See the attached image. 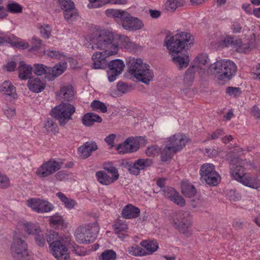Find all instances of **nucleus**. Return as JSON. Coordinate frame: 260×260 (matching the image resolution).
Masks as SVG:
<instances>
[{
    "instance_id": "31",
    "label": "nucleus",
    "mask_w": 260,
    "mask_h": 260,
    "mask_svg": "<svg viewBox=\"0 0 260 260\" xmlns=\"http://www.w3.org/2000/svg\"><path fill=\"white\" fill-rule=\"evenodd\" d=\"M63 14L64 19L69 23H71L75 21L79 16V13L75 6L66 12H63Z\"/></svg>"
},
{
    "instance_id": "48",
    "label": "nucleus",
    "mask_w": 260,
    "mask_h": 260,
    "mask_svg": "<svg viewBox=\"0 0 260 260\" xmlns=\"http://www.w3.org/2000/svg\"><path fill=\"white\" fill-rule=\"evenodd\" d=\"M165 198L171 201L178 192L174 188L170 186H165L162 190Z\"/></svg>"
},
{
    "instance_id": "11",
    "label": "nucleus",
    "mask_w": 260,
    "mask_h": 260,
    "mask_svg": "<svg viewBox=\"0 0 260 260\" xmlns=\"http://www.w3.org/2000/svg\"><path fill=\"white\" fill-rule=\"evenodd\" d=\"M107 71L108 78L110 82L114 81L116 77L120 75L124 70L125 64L120 59L112 60L108 62Z\"/></svg>"
},
{
    "instance_id": "54",
    "label": "nucleus",
    "mask_w": 260,
    "mask_h": 260,
    "mask_svg": "<svg viewBox=\"0 0 260 260\" xmlns=\"http://www.w3.org/2000/svg\"><path fill=\"white\" fill-rule=\"evenodd\" d=\"M130 146H129L132 152L136 151L140 148L139 141L138 140V137H129Z\"/></svg>"
},
{
    "instance_id": "35",
    "label": "nucleus",
    "mask_w": 260,
    "mask_h": 260,
    "mask_svg": "<svg viewBox=\"0 0 260 260\" xmlns=\"http://www.w3.org/2000/svg\"><path fill=\"white\" fill-rule=\"evenodd\" d=\"M196 66L191 64L187 70L185 72L184 77V81L186 84L189 85H191L194 78V74L196 72Z\"/></svg>"
},
{
    "instance_id": "38",
    "label": "nucleus",
    "mask_w": 260,
    "mask_h": 260,
    "mask_svg": "<svg viewBox=\"0 0 260 260\" xmlns=\"http://www.w3.org/2000/svg\"><path fill=\"white\" fill-rule=\"evenodd\" d=\"M55 1L63 12H66L75 6L74 3L72 0H55Z\"/></svg>"
},
{
    "instance_id": "17",
    "label": "nucleus",
    "mask_w": 260,
    "mask_h": 260,
    "mask_svg": "<svg viewBox=\"0 0 260 260\" xmlns=\"http://www.w3.org/2000/svg\"><path fill=\"white\" fill-rule=\"evenodd\" d=\"M110 56L102 52L94 53L92 56V59L93 61L92 65V68L94 69H106L108 66V62L106 58Z\"/></svg>"
},
{
    "instance_id": "6",
    "label": "nucleus",
    "mask_w": 260,
    "mask_h": 260,
    "mask_svg": "<svg viewBox=\"0 0 260 260\" xmlns=\"http://www.w3.org/2000/svg\"><path fill=\"white\" fill-rule=\"evenodd\" d=\"M99 227L96 223L79 227L75 232L76 241L79 244H87L93 243L97 237Z\"/></svg>"
},
{
    "instance_id": "41",
    "label": "nucleus",
    "mask_w": 260,
    "mask_h": 260,
    "mask_svg": "<svg viewBox=\"0 0 260 260\" xmlns=\"http://www.w3.org/2000/svg\"><path fill=\"white\" fill-rule=\"evenodd\" d=\"M127 251L129 254L133 255H145L146 254L145 250L137 245L128 247Z\"/></svg>"
},
{
    "instance_id": "15",
    "label": "nucleus",
    "mask_w": 260,
    "mask_h": 260,
    "mask_svg": "<svg viewBox=\"0 0 260 260\" xmlns=\"http://www.w3.org/2000/svg\"><path fill=\"white\" fill-rule=\"evenodd\" d=\"M186 137L182 134H178L170 137L167 141V145L174 149V151L178 152L180 151L186 143Z\"/></svg>"
},
{
    "instance_id": "46",
    "label": "nucleus",
    "mask_w": 260,
    "mask_h": 260,
    "mask_svg": "<svg viewBox=\"0 0 260 260\" xmlns=\"http://www.w3.org/2000/svg\"><path fill=\"white\" fill-rule=\"evenodd\" d=\"M161 151V149L155 145L149 146L145 150L146 154L149 157H154L157 156Z\"/></svg>"
},
{
    "instance_id": "19",
    "label": "nucleus",
    "mask_w": 260,
    "mask_h": 260,
    "mask_svg": "<svg viewBox=\"0 0 260 260\" xmlns=\"http://www.w3.org/2000/svg\"><path fill=\"white\" fill-rule=\"evenodd\" d=\"M27 86L30 91L39 93L45 89L46 83L39 77H31L28 80Z\"/></svg>"
},
{
    "instance_id": "55",
    "label": "nucleus",
    "mask_w": 260,
    "mask_h": 260,
    "mask_svg": "<svg viewBox=\"0 0 260 260\" xmlns=\"http://www.w3.org/2000/svg\"><path fill=\"white\" fill-rule=\"evenodd\" d=\"M226 92L230 96H239L241 94V90L239 87L230 86L227 87Z\"/></svg>"
},
{
    "instance_id": "39",
    "label": "nucleus",
    "mask_w": 260,
    "mask_h": 260,
    "mask_svg": "<svg viewBox=\"0 0 260 260\" xmlns=\"http://www.w3.org/2000/svg\"><path fill=\"white\" fill-rule=\"evenodd\" d=\"M129 140V138H127L123 143L118 145L116 149L118 151L119 154L132 152L129 147V146H130Z\"/></svg>"
},
{
    "instance_id": "49",
    "label": "nucleus",
    "mask_w": 260,
    "mask_h": 260,
    "mask_svg": "<svg viewBox=\"0 0 260 260\" xmlns=\"http://www.w3.org/2000/svg\"><path fill=\"white\" fill-rule=\"evenodd\" d=\"M44 54L45 55H47L48 56L55 59H60L61 58L64 57L65 55L62 52H60L56 50H45L44 52Z\"/></svg>"
},
{
    "instance_id": "16",
    "label": "nucleus",
    "mask_w": 260,
    "mask_h": 260,
    "mask_svg": "<svg viewBox=\"0 0 260 260\" xmlns=\"http://www.w3.org/2000/svg\"><path fill=\"white\" fill-rule=\"evenodd\" d=\"M98 149L95 141H87L78 148V154L82 159H86L92 154V152Z\"/></svg>"
},
{
    "instance_id": "13",
    "label": "nucleus",
    "mask_w": 260,
    "mask_h": 260,
    "mask_svg": "<svg viewBox=\"0 0 260 260\" xmlns=\"http://www.w3.org/2000/svg\"><path fill=\"white\" fill-rule=\"evenodd\" d=\"M27 205L32 209L38 212H47L53 208L52 205L48 202L38 199H31L27 201Z\"/></svg>"
},
{
    "instance_id": "14",
    "label": "nucleus",
    "mask_w": 260,
    "mask_h": 260,
    "mask_svg": "<svg viewBox=\"0 0 260 260\" xmlns=\"http://www.w3.org/2000/svg\"><path fill=\"white\" fill-rule=\"evenodd\" d=\"M106 15L109 17H112L115 21L123 27L124 22L128 18L130 14L128 12L120 9H108L105 11Z\"/></svg>"
},
{
    "instance_id": "52",
    "label": "nucleus",
    "mask_w": 260,
    "mask_h": 260,
    "mask_svg": "<svg viewBox=\"0 0 260 260\" xmlns=\"http://www.w3.org/2000/svg\"><path fill=\"white\" fill-rule=\"evenodd\" d=\"M32 41L33 46L29 50V51L35 53L41 48L42 40L36 37H34L32 39Z\"/></svg>"
},
{
    "instance_id": "34",
    "label": "nucleus",
    "mask_w": 260,
    "mask_h": 260,
    "mask_svg": "<svg viewBox=\"0 0 260 260\" xmlns=\"http://www.w3.org/2000/svg\"><path fill=\"white\" fill-rule=\"evenodd\" d=\"M240 182L245 186L252 188L257 189L260 187V181L253 177L245 176Z\"/></svg>"
},
{
    "instance_id": "44",
    "label": "nucleus",
    "mask_w": 260,
    "mask_h": 260,
    "mask_svg": "<svg viewBox=\"0 0 260 260\" xmlns=\"http://www.w3.org/2000/svg\"><path fill=\"white\" fill-rule=\"evenodd\" d=\"M136 165L138 166L140 171L145 170L147 168L150 167L153 164L152 160L149 158H140L136 160Z\"/></svg>"
},
{
    "instance_id": "4",
    "label": "nucleus",
    "mask_w": 260,
    "mask_h": 260,
    "mask_svg": "<svg viewBox=\"0 0 260 260\" xmlns=\"http://www.w3.org/2000/svg\"><path fill=\"white\" fill-rule=\"evenodd\" d=\"M178 32L171 37L167 36L164 41L167 48L171 53H179L185 49L186 46L193 44L191 42L193 40V37L190 33L184 31H177Z\"/></svg>"
},
{
    "instance_id": "45",
    "label": "nucleus",
    "mask_w": 260,
    "mask_h": 260,
    "mask_svg": "<svg viewBox=\"0 0 260 260\" xmlns=\"http://www.w3.org/2000/svg\"><path fill=\"white\" fill-rule=\"evenodd\" d=\"M183 0H168L167 2V9L174 11L178 7L183 5Z\"/></svg>"
},
{
    "instance_id": "57",
    "label": "nucleus",
    "mask_w": 260,
    "mask_h": 260,
    "mask_svg": "<svg viewBox=\"0 0 260 260\" xmlns=\"http://www.w3.org/2000/svg\"><path fill=\"white\" fill-rule=\"evenodd\" d=\"M25 230L29 234L34 235L36 234L40 230L39 228H37L34 224L31 223H25L24 224Z\"/></svg>"
},
{
    "instance_id": "28",
    "label": "nucleus",
    "mask_w": 260,
    "mask_h": 260,
    "mask_svg": "<svg viewBox=\"0 0 260 260\" xmlns=\"http://www.w3.org/2000/svg\"><path fill=\"white\" fill-rule=\"evenodd\" d=\"M141 245L147 251V254H151L156 251L158 248V244L156 240H144L141 243Z\"/></svg>"
},
{
    "instance_id": "12",
    "label": "nucleus",
    "mask_w": 260,
    "mask_h": 260,
    "mask_svg": "<svg viewBox=\"0 0 260 260\" xmlns=\"http://www.w3.org/2000/svg\"><path fill=\"white\" fill-rule=\"evenodd\" d=\"M49 248L52 255L58 260L70 259L68 249L62 241L52 243Z\"/></svg>"
},
{
    "instance_id": "21",
    "label": "nucleus",
    "mask_w": 260,
    "mask_h": 260,
    "mask_svg": "<svg viewBox=\"0 0 260 260\" xmlns=\"http://www.w3.org/2000/svg\"><path fill=\"white\" fill-rule=\"evenodd\" d=\"M140 213L139 208L132 205L128 204L122 210V217L125 219H132L138 217Z\"/></svg>"
},
{
    "instance_id": "53",
    "label": "nucleus",
    "mask_w": 260,
    "mask_h": 260,
    "mask_svg": "<svg viewBox=\"0 0 260 260\" xmlns=\"http://www.w3.org/2000/svg\"><path fill=\"white\" fill-rule=\"evenodd\" d=\"M58 234L54 231L50 232V234L46 235V241L50 245L53 242H56V241H59Z\"/></svg>"
},
{
    "instance_id": "3",
    "label": "nucleus",
    "mask_w": 260,
    "mask_h": 260,
    "mask_svg": "<svg viewBox=\"0 0 260 260\" xmlns=\"http://www.w3.org/2000/svg\"><path fill=\"white\" fill-rule=\"evenodd\" d=\"M209 72L218 80L228 81L236 75L237 66L230 60L220 59L211 64L209 68Z\"/></svg>"
},
{
    "instance_id": "64",
    "label": "nucleus",
    "mask_w": 260,
    "mask_h": 260,
    "mask_svg": "<svg viewBox=\"0 0 260 260\" xmlns=\"http://www.w3.org/2000/svg\"><path fill=\"white\" fill-rule=\"evenodd\" d=\"M4 110L5 115L9 119L14 117L16 114L15 108H9L7 106L4 109Z\"/></svg>"
},
{
    "instance_id": "25",
    "label": "nucleus",
    "mask_w": 260,
    "mask_h": 260,
    "mask_svg": "<svg viewBox=\"0 0 260 260\" xmlns=\"http://www.w3.org/2000/svg\"><path fill=\"white\" fill-rule=\"evenodd\" d=\"M175 53V54L172 55V60L175 64L179 65L178 69L181 70L184 68H186L189 62V56L186 55L181 56L179 54V53Z\"/></svg>"
},
{
    "instance_id": "30",
    "label": "nucleus",
    "mask_w": 260,
    "mask_h": 260,
    "mask_svg": "<svg viewBox=\"0 0 260 260\" xmlns=\"http://www.w3.org/2000/svg\"><path fill=\"white\" fill-rule=\"evenodd\" d=\"M56 95L62 99L69 101L74 96L73 90L72 86H64L62 87L59 92H56Z\"/></svg>"
},
{
    "instance_id": "36",
    "label": "nucleus",
    "mask_w": 260,
    "mask_h": 260,
    "mask_svg": "<svg viewBox=\"0 0 260 260\" xmlns=\"http://www.w3.org/2000/svg\"><path fill=\"white\" fill-rule=\"evenodd\" d=\"M245 169L241 165L237 166L233 171H231L232 176L238 181L240 182L244 177Z\"/></svg>"
},
{
    "instance_id": "5",
    "label": "nucleus",
    "mask_w": 260,
    "mask_h": 260,
    "mask_svg": "<svg viewBox=\"0 0 260 260\" xmlns=\"http://www.w3.org/2000/svg\"><path fill=\"white\" fill-rule=\"evenodd\" d=\"M10 252L14 260H34L31 252L28 249L27 242L16 232L13 236Z\"/></svg>"
},
{
    "instance_id": "63",
    "label": "nucleus",
    "mask_w": 260,
    "mask_h": 260,
    "mask_svg": "<svg viewBox=\"0 0 260 260\" xmlns=\"http://www.w3.org/2000/svg\"><path fill=\"white\" fill-rule=\"evenodd\" d=\"M102 0H88L89 4L87 5L88 9H95L102 7Z\"/></svg>"
},
{
    "instance_id": "29",
    "label": "nucleus",
    "mask_w": 260,
    "mask_h": 260,
    "mask_svg": "<svg viewBox=\"0 0 260 260\" xmlns=\"http://www.w3.org/2000/svg\"><path fill=\"white\" fill-rule=\"evenodd\" d=\"M34 73L37 76L45 75V78L48 79L50 75V69L43 64L35 63L34 65Z\"/></svg>"
},
{
    "instance_id": "24",
    "label": "nucleus",
    "mask_w": 260,
    "mask_h": 260,
    "mask_svg": "<svg viewBox=\"0 0 260 260\" xmlns=\"http://www.w3.org/2000/svg\"><path fill=\"white\" fill-rule=\"evenodd\" d=\"M102 121V118L93 113H87L82 118V122L86 126H90L95 122L101 123Z\"/></svg>"
},
{
    "instance_id": "43",
    "label": "nucleus",
    "mask_w": 260,
    "mask_h": 260,
    "mask_svg": "<svg viewBox=\"0 0 260 260\" xmlns=\"http://www.w3.org/2000/svg\"><path fill=\"white\" fill-rule=\"evenodd\" d=\"M208 56L206 54H200L194 59L192 64H195L196 68H199V64L205 65L208 62Z\"/></svg>"
},
{
    "instance_id": "2",
    "label": "nucleus",
    "mask_w": 260,
    "mask_h": 260,
    "mask_svg": "<svg viewBox=\"0 0 260 260\" xmlns=\"http://www.w3.org/2000/svg\"><path fill=\"white\" fill-rule=\"evenodd\" d=\"M127 71L138 81L149 84L153 80L154 74L148 64L143 63L142 59L135 58H128L126 60Z\"/></svg>"
},
{
    "instance_id": "50",
    "label": "nucleus",
    "mask_w": 260,
    "mask_h": 260,
    "mask_svg": "<svg viewBox=\"0 0 260 260\" xmlns=\"http://www.w3.org/2000/svg\"><path fill=\"white\" fill-rule=\"evenodd\" d=\"M7 11L12 13H20L22 12V7L16 3H12L7 5Z\"/></svg>"
},
{
    "instance_id": "42",
    "label": "nucleus",
    "mask_w": 260,
    "mask_h": 260,
    "mask_svg": "<svg viewBox=\"0 0 260 260\" xmlns=\"http://www.w3.org/2000/svg\"><path fill=\"white\" fill-rule=\"evenodd\" d=\"M116 258V253L112 249L105 250L99 257L100 260H115Z\"/></svg>"
},
{
    "instance_id": "9",
    "label": "nucleus",
    "mask_w": 260,
    "mask_h": 260,
    "mask_svg": "<svg viewBox=\"0 0 260 260\" xmlns=\"http://www.w3.org/2000/svg\"><path fill=\"white\" fill-rule=\"evenodd\" d=\"M190 224L191 216L189 211L181 210L175 213L173 225L180 233H187Z\"/></svg>"
},
{
    "instance_id": "47",
    "label": "nucleus",
    "mask_w": 260,
    "mask_h": 260,
    "mask_svg": "<svg viewBox=\"0 0 260 260\" xmlns=\"http://www.w3.org/2000/svg\"><path fill=\"white\" fill-rule=\"evenodd\" d=\"M44 128L48 133H56L58 132L57 125L52 119H50L47 121L45 124Z\"/></svg>"
},
{
    "instance_id": "26",
    "label": "nucleus",
    "mask_w": 260,
    "mask_h": 260,
    "mask_svg": "<svg viewBox=\"0 0 260 260\" xmlns=\"http://www.w3.org/2000/svg\"><path fill=\"white\" fill-rule=\"evenodd\" d=\"M67 62L62 64H56L54 67H49L50 69V75L48 77L49 81H53L56 77L62 74L67 69Z\"/></svg>"
},
{
    "instance_id": "27",
    "label": "nucleus",
    "mask_w": 260,
    "mask_h": 260,
    "mask_svg": "<svg viewBox=\"0 0 260 260\" xmlns=\"http://www.w3.org/2000/svg\"><path fill=\"white\" fill-rule=\"evenodd\" d=\"M181 192L185 197L190 198L196 195L197 190L193 185L188 182H183L181 184Z\"/></svg>"
},
{
    "instance_id": "22",
    "label": "nucleus",
    "mask_w": 260,
    "mask_h": 260,
    "mask_svg": "<svg viewBox=\"0 0 260 260\" xmlns=\"http://www.w3.org/2000/svg\"><path fill=\"white\" fill-rule=\"evenodd\" d=\"M95 176L98 181L102 185H108L117 180V175L115 176H111L104 171H99L96 172Z\"/></svg>"
},
{
    "instance_id": "7",
    "label": "nucleus",
    "mask_w": 260,
    "mask_h": 260,
    "mask_svg": "<svg viewBox=\"0 0 260 260\" xmlns=\"http://www.w3.org/2000/svg\"><path fill=\"white\" fill-rule=\"evenodd\" d=\"M75 112L74 106L69 103H62L51 111V116L58 120L61 126H64L72 119V115Z\"/></svg>"
},
{
    "instance_id": "62",
    "label": "nucleus",
    "mask_w": 260,
    "mask_h": 260,
    "mask_svg": "<svg viewBox=\"0 0 260 260\" xmlns=\"http://www.w3.org/2000/svg\"><path fill=\"white\" fill-rule=\"evenodd\" d=\"M10 185L9 178L0 173V187L6 188Z\"/></svg>"
},
{
    "instance_id": "8",
    "label": "nucleus",
    "mask_w": 260,
    "mask_h": 260,
    "mask_svg": "<svg viewBox=\"0 0 260 260\" xmlns=\"http://www.w3.org/2000/svg\"><path fill=\"white\" fill-rule=\"evenodd\" d=\"M201 180L204 181L210 186L217 185L220 181V176L215 170V167L212 164H203L200 170Z\"/></svg>"
},
{
    "instance_id": "58",
    "label": "nucleus",
    "mask_w": 260,
    "mask_h": 260,
    "mask_svg": "<svg viewBox=\"0 0 260 260\" xmlns=\"http://www.w3.org/2000/svg\"><path fill=\"white\" fill-rule=\"evenodd\" d=\"M114 228L116 233L125 231L127 228V224L124 222L117 221L114 224Z\"/></svg>"
},
{
    "instance_id": "32",
    "label": "nucleus",
    "mask_w": 260,
    "mask_h": 260,
    "mask_svg": "<svg viewBox=\"0 0 260 260\" xmlns=\"http://www.w3.org/2000/svg\"><path fill=\"white\" fill-rule=\"evenodd\" d=\"M242 44L241 39H236L234 36L229 35L226 36L223 41V44L225 47H240Z\"/></svg>"
},
{
    "instance_id": "33",
    "label": "nucleus",
    "mask_w": 260,
    "mask_h": 260,
    "mask_svg": "<svg viewBox=\"0 0 260 260\" xmlns=\"http://www.w3.org/2000/svg\"><path fill=\"white\" fill-rule=\"evenodd\" d=\"M176 152V151H174V149L170 147V145H166L162 151H161V160L164 162L170 161L174 154Z\"/></svg>"
},
{
    "instance_id": "37",
    "label": "nucleus",
    "mask_w": 260,
    "mask_h": 260,
    "mask_svg": "<svg viewBox=\"0 0 260 260\" xmlns=\"http://www.w3.org/2000/svg\"><path fill=\"white\" fill-rule=\"evenodd\" d=\"M46 235L42 231L40 230L34 236V240L36 244L39 247H43L46 244Z\"/></svg>"
},
{
    "instance_id": "1",
    "label": "nucleus",
    "mask_w": 260,
    "mask_h": 260,
    "mask_svg": "<svg viewBox=\"0 0 260 260\" xmlns=\"http://www.w3.org/2000/svg\"><path fill=\"white\" fill-rule=\"evenodd\" d=\"M91 42L88 47L92 50H104L103 52L109 55L117 53L118 45L112 32L105 31L96 33L91 38Z\"/></svg>"
},
{
    "instance_id": "23",
    "label": "nucleus",
    "mask_w": 260,
    "mask_h": 260,
    "mask_svg": "<svg viewBox=\"0 0 260 260\" xmlns=\"http://www.w3.org/2000/svg\"><path fill=\"white\" fill-rule=\"evenodd\" d=\"M18 70L19 77L22 80H26L31 77L30 76L33 68L31 66L25 64L23 61H21L19 63Z\"/></svg>"
},
{
    "instance_id": "51",
    "label": "nucleus",
    "mask_w": 260,
    "mask_h": 260,
    "mask_svg": "<svg viewBox=\"0 0 260 260\" xmlns=\"http://www.w3.org/2000/svg\"><path fill=\"white\" fill-rule=\"evenodd\" d=\"M131 87V86H129L127 83L122 81H119L117 83V90L122 94H125L128 92Z\"/></svg>"
},
{
    "instance_id": "59",
    "label": "nucleus",
    "mask_w": 260,
    "mask_h": 260,
    "mask_svg": "<svg viewBox=\"0 0 260 260\" xmlns=\"http://www.w3.org/2000/svg\"><path fill=\"white\" fill-rule=\"evenodd\" d=\"M171 201L181 207L185 205V201L184 199L181 197L178 192L177 193V194H176L173 199H171Z\"/></svg>"
},
{
    "instance_id": "20",
    "label": "nucleus",
    "mask_w": 260,
    "mask_h": 260,
    "mask_svg": "<svg viewBox=\"0 0 260 260\" xmlns=\"http://www.w3.org/2000/svg\"><path fill=\"white\" fill-rule=\"evenodd\" d=\"M0 91L5 94L7 98H17L16 88L10 81H5L0 85Z\"/></svg>"
},
{
    "instance_id": "61",
    "label": "nucleus",
    "mask_w": 260,
    "mask_h": 260,
    "mask_svg": "<svg viewBox=\"0 0 260 260\" xmlns=\"http://www.w3.org/2000/svg\"><path fill=\"white\" fill-rule=\"evenodd\" d=\"M11 46L13 47H15L17 48L25 49L28 48L29 44L27 42L16 41L13 40Z\"/></svg>"
},
{
    "instance_id": "18",
    "label": "nucleus",
    "mask_w": 260,
    "mask_h": 260,
    "mask_svg": "<svg viewBox=\"0 0 260 260\" xmlns=\"http://www.w3.org/2000/svg\"><path fill=\"white\" fill-rule=\"evenodd\" d=\"M144 27L143 22L138 18L133 16L131 14L124 24L123 28L128 31H134L142 29Z\"/></svg>"
},
{
    "instance_id": "10",
    "label": "nucleus",
    "mask_w": 260,
    "mask_h": 260,
    "mask_svg": "<svg viewBox=\"0 0 260 260\" xmlns=\"http://www.w3.org/2000/svg\"><path fill=\"white\" fill-rule=\"evenodd\" d=\"M62 162L53 159L49 160L43 164L37 171V174L40 177H47L61 168Z\"/></svg>"
},
{
    "instance_id": "60",
    "label": "nucleus",
    "mask_w": 260,
    "mask_h": 260,
    "mask_svg": "<svg viewBox=\"0 0 260 260\" xmlns=\"http://www.w3.org/2000/svg\"><path fill=\"white\" fill-rule=\"evenodd\" d=\"M104 169L107 172V173L108 174H111V176H115L117 175V179L119 178V175L118 170L115 167L112 166H104Z\"/></svg>"
},
{
    "instance_id": "40",
    "label": "nucleus",
    "mask_w": 260,
    "mask_h": 260,
    "mask_svg": "<svg viewBox=\"0 0 260 260\" xmlns=\"http://www.w3.org/2000/svg\"><path fill=\"white\" fill-rule=\"evenodd\" d=\"M91 108L93 110H99L102 113H106L107 111V108L105 103L98 101L94 100L90 105Z\"/></svg>"
},
{
    "instance_id": "56",
    "label": "nucleus",
    "mask_w": 260,
    "mask_h": 260,
    "mask_svg": "<svg viewBox=\"0 0 260 260\" xmlns=\"http://www.w3.org/2000/svg\"><path fill=\"white\" fill-rule=\"evenodd\" d=\"M51 27L48 25L45 26L42 25L40 27V31L41 36L44 39H48L49 38L51 35Z\"/></svg>"
}]
</instances>
